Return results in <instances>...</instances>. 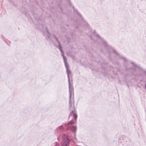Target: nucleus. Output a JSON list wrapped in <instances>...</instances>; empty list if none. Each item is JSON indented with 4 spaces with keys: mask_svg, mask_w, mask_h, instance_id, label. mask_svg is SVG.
<instances>
[{
    "mask_svg": "<svg viewBox=\"0 0 146 146\" xmlns=\"http://www.w3.org/2000/svg\"><path fill=\"white\" fill-rule=\"evenodd\" d=\"M70 100H69L68 105L69 109L70 111V113L69 116L70 118L71 117L73 118L67 124H65V128L67 129H70L74 133L76 132V125H72L76 123V120L77 117L76 111L75 110L74 106V100L72 101L70 103Z\"/></svg>",
    "mask_w": 146,
    "mask_h": 146,
    "instance_id": "f257e3e1",
    "label": "nucleus"
},
{
    "mask_svg": "<svg viewBox=\"0 0 146 146\" xmlns=\"http://www.w3.org/2000/svg\"><path fill=\"white\" fill-rule=\"evenodd\" d=\"M66 70L68 80V82L69 84V100L70 102H71L72 101H73L74 100V96L73 93V88L71 84L70 81L69 75L71 74V72L70 70L69 69V65L65 66Z\"/></svg>",
    "mask_w": 146,
    "mask_h": 146,
    "instance_id": "f03ea898",
    "label": "nucleus"
},
{
    "mask_svg": "<svg viewBox=\"0 0 146 146\" xmlns=\"http://www.w3.org/2000/svg\"><path fill=\"white\" fill-rule=\"evenodd\" d=\"M93 36H95V37H96V36L98 37L100 39V40H101L102 43L103 44L104 46L106 48V49L109 50H108L109 52H110V50H113V52H115L116 54H117V55L118 54V53L115 50H113V49L111 47V46L108 45V44L107 43H106V42L105 41H104L103 39H102V38H101L98 35H97V34H96L95 33L92 34V35L91 36V37L92 39H94L92 38Z\"/></svg>",
    "mask_w": 146,
    "mask_h": 146,
    "instance_id": "7ed1b4c3",
    "label": "nucleus"
},
{
    "mask_svg": "<svg viewBox=\"0 0 146 146\" xmlns=\"http://www.w3.org/2000/svg\"><path fill=\"white\" fill-rule=\"evenodd\" d=\"M70 141L67 135L64 134L62 136V146H70L69 144Z\"/></svg>",
    "mask_w": 146,
    "mask_h": 146,
    "instance_id": "20e7f679",
    "label": "nucleus"
},
{
    "mask_svg": "<svg viewBox=\"0 0 146 146\" xmlns=\"http://www.w3.org/2000/svg\"><path fill=\"white\" fill-rule=\"evenodd\" d=\"M56 41H57L58 43V48L60 50V51L61 52V54L62 56L63 57L64 61V64L65 66L68 65V64L66 62V58L64 56V52L62 50V47L61 46V45L60 44V42L58 40L57 38L56 37Z\"/></svg>",
    "mask_w": 146,
    "mask_h": 146,
    "instance_id": "39448f33",
    "label": "nucleus"
},
{
    "mask_svg": "<svg viewBox=\"0 0 146 146\" xmlns=\"http://www.w3.org/2000/svg\"><path fill=\"white\" fill-rule=\"evenodd\" d=\"M64 131V128L62 125H60L57 127L55 130L54 133L57 136H60Z\"/></svg>",
    "mask_w": 146,
    "mask_h": 146,
    "instance_id": "423d86ee",
    "label": "nucleus"
},
{
    "mask_svg": "<svg viewBox=\"0 0 146 146\" xmlns=\"http://www.w3.org/2000/svg\"><path fill=\"white\" fill-rule=\"evenodd\" d=\"M131 63L133 64L134 66L135 67H137L139 69V70L140 72H141L142 71H143L146 74V70H143L142 68H141L137 65L135 64L134 63L131 62Z\"/></svg>",
    "mask_w": 146,
    "mask_h": 146,
    "instance_id": "0eeeda50",
    "label": "nucleus"
},
{
    "mask_svg": "<svg viewBox=\"0 0 146 146\" xmlns=\"http://www.w3.org/2000/svg\"><path fill=\"white\" fill-rule=\"evenodd\" d=\"M74 11L75 12H76V13L79 16H80V17H81V15H80V14L79 13L78 11H77V10L76 9H74Z\"/></svg>",
    "mask_w": 146,
    "mask_h": 146,
    "instance_id": "6e6552de",
    "label": "nucleus"
},
{
    "mask_svg": "<svg viewBox=\"0 0 146 146\" xmlns=\"http://www.w3.org/2000/svg\"><path fill=\"white\" fill-rule=\"evenodd\" d=\"M46 32H47L48 34L49 35V36H48V37L49 38H50V37L49 36L50 35V34L48 32V31L47 30H46Z\"/></svg>",
    "mask_w": 146,
    "mask_h": 146,
    "instance_id": "1a4fd4ad",
    "label": "nucleus"
},
{
    "mask_svg": "<svg viewBox=\"0 0 146 146\" xmlns=\"http://www.w3.org/2000/svg\"><path fill=\"white\" fill-rule=\"evenodd\" d=\"M121 58L123 59V60L124 61H126V59L125 58H123V57H121Z\"/></svg>",
    "mask_w": 146,
    "mask_h": 146,
    "instance_id": "9d476101",
    "label": "nucleus"
},
{
    "mask_svg": "<svg viewBox=\"0 0 146 146\" xmlns=\"http://www.w3.org/2000/svg\"><path fill=\"white\" fill-rule=\"evenodd\" d=\"M145 87H146V83L145 84Z\"/></svg>",
    "mask_w": 146,
    "mask_h": 146,
    "instance_id": "9b49d317",
    "label": "nucleus"
},
{
    "mask_svg": "<svg viewBox=\"0 0 146 146\" xmlns=\"http://www.w3.org/2000/svg\"><path fill=\"white\" fill-rule=\"evenodd\" d=\"M71 2H69V4H70Z\"/></svg>",
    "mask_w": 146,
    "mask_h": 146,
    "instance_id": "f8f14e48",
    "label": "nucleus"
}]
</instances>
